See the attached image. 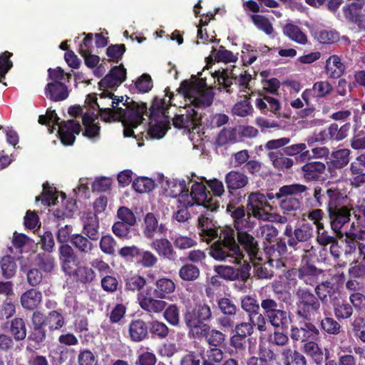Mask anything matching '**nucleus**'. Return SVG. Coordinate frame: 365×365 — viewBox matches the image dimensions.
<instances>
[{
    "label": "nucleus",
    "mask_w": 365,
    "mask_h": 365,
    "mask_svg": "<svg viewBox=\"0 0 365 365\" xmlns=\"http://www.w3.org/2000/svg\"><path fill=\"white\" fill-rule=\"evenodd\" d=\"M243 230L237 232L235 239V232L230 227L221 230L219 240L210 247V255L218 261H228L235 264H241L244 255L240 246L247 252L250 259L256 257L259 246L255 238L249 232Z\"/></svg>",
    "instance_id": "f257e3e1"
},
{
    "label": "nucleus",
    "mask_w": 365,
    "mask_h": 365,
    "mask_svg": "<svg viewBox=\"0 0 365 365\" xmlns=\"http://www.w3.org/2000/svg\"><path fill=\"white\" fill-rule=\"evenodd\" d=\"M295 314L299 320L298 328L317 326L313 322L321 316V302L314 292L306 287H299L295 292Z\"/></svg>",
    "instance_id": "f03ea898"
},
{
    "label": "nucleus",
    "mask_w": 365,
    "mask_h": 365,
    "mask_svg": "<svg viewBox=\"0 0 365 365\" xmlns=\"http://www.w3.org/2000/svg\"><path fill=\"white\" fill-rule=\"evenodd\" d=\"M177 91L190 103L188 106L196 108L210 106L215 97L212 88L207 87L206 79L202 78L182 81Z\"/></svg>",
    "instance_id": "7ed1b4c3"
},
{
    "label": "nucleus",
    "mask_w": 365,
    "mask_h": 365,
    "mask_svg": "<svg viewBox=\"0 0 365 365\" xmlns=\"http://www.w3.org/2000/svg\"><path fill=\"white\" fill-rule=\"evenodd\" d=\"M183 319L188 334L194 336L196 331L207 328L208 323L212 319V312L206 302H198L187 308Z\"/></svg>",
    "instance_id": "20e7f679"
},
{
    "label": "nucleus",
    "mask_w": 365,
    "mask_h": 365,
    "mask_svg": "<svg viewBox=\"0 0 365 365\" xmlns=\"http://www.w3.org/2000/svg\"><path fill=\"white\" fill-rule=\"evenodd\" d=\"M290 337L294 341L303 342L302 351L309 357L319 351L322 347L318 344L322 334L317 326L307 325L306 328H298L292 325L290 329Z\"/></svg>",
    "instance_id": "39448f33"
},
{
    "label": "nucleus",
    "mask_w": 365,
    "mask_h": 365,
    "mask_svg": "<svg viewBox=\"0 0 365 365\" xmlns=\"http://www.w3.org/2000/svg\"><path fill=\"white\" fill-rule=\"evenodd\" d=\"M260 305L267 322L275 329H288L292 322V314L289 311L278 309L277 302L270 297L262 299Z\"/></svg>",
    "instance_id": "423d86ee"
},
{
    "label": "nucleus",
    "mask_w": 365,
    "mask_h": 365,
    "mask_svg": "<svg viewBox=\"0 0 365 365\" xmlns=\"http://www.w3.org/2000/svg\"><path fill=\"white\" fill-rule=\"evenodd\" d=\"M185 204L189 206L194 205H202L210 211H215L219 207V202L213 199L210 192L207 190L206 186L199 182H195L191 187L190 192L188 191L182 197Z\"/></svg>",
    "instance_id": "0eeeda50"
},
{
    "label": "nucleus",
    "mask_w": 365,
    "mask_h": 365,
    "mask_svg": "<svg viewBox=\"0 0 365 365\" xmlns=\"http://www.w3.org/2000/svg\"><path fill=\"white\" fill-rule=\"evenodd\" d=\"M31 322L32 327L26 336V350L28 352H34L46 345L47 338L51 334L33 314L31 317Z\"/></svg>",
    "instance_id": "6e6552de"
},
{
    "label": "nucleus",
    "mask_w": 365,
    "mask_h": 365,
    "mask_svg": "<svg viewBox=\"0 0 365 365\" xmlns=\"http://www.w3.org/2000/svg\"><path fill=\"white\" fill-rule=\"evenodd\" d=\"M313 197L315 207H327L329 211L334 205L339 202H343L344 197L341 191L337 188H324L320 186H315L314 188Z\"/></svg>",
    "instance_id": "1a4fd4ad"
},
{
    "label": "nucleus",
    "mask_w": 365,
    "mask_h": 365,
    "mask_svg": "<svg viewBox=\"0 0 365 365\" xmlns=\"http://www.w3.org/2000/svg\"><path fill=\"white\" fill-rule=\"evenodd\" d=\"M129 97H126V100L123 103L125 106L123 108V112L120 113V119L123 123H128L133 124V126H138L143 123V115L147 112L146 103H138L131 100L128 101Z\"/></svg>",
    "instance_id": "9d476101"
},
{
    "label": "nucleus",
    "mask_w": 365,
    "mask_h": 365,
    "mask_svg": "<svg viewBox=\"0 0 365 365\" xmlns=\"http://www.w3.org/2000/svg\"><path fill=\"white\" fill-rule=\"evenodd\" d=\"M227 213L230 215L233 220L234 227L237 232L243 230H252L255 225L254 221L251 220L252 214L247 212L242 205L236 207L232 202H230L226 208Z\"/></svg>",
    "instance_id": "9b49d317"
},
{
    "label": "nucleus",
    "mask_w": 365,
    "mask_h": 365,
    "mask_svg": "<svg viewBox=\"0 0 365 365\" xmlns=\"http://www.w3.org/2000/svg\"><path fill=\"white\" fill-rule=\"evenodd\" d=\"M322 274V269L307 262L304 264H302L297 269L289 270L286 274V277L289 279H292L291 275L293 274L297 277L304 284L314 286L319 282V277Z\"/></svg>",
    "instance_id": "f8f14e48"
},
{
    "label": "nucleus",
    "mask_w": 365,
    "mask_h": 365,
    "mask_svg": "<svg viewBox=\"0 0 365 365\" xmlns=\"http://www.w3.org/2000/svg\"><path fill=\"white\" fill-rule=\"evenodd\" d=\"M33 314L47 329L50 334L61 331L66 325V319L61 309L50 311L46 314L41 311H34Z\"/></svg>",
    "instance_id": "ddd939ff"
},
{
    "label": "nucleus",
    "mask_w": 365,
    "mask_h": 365,
    "mask_svg": "<svg viewBox=\"0 0 365 365\" xmlns=\"http://www.w3.org/2000/svg\"><path fill=\"white\" fill-rule=\"evenodd\" d=\"M284 235L289 237L287 245L294 250L300 248V243L308 242L313 236V227L309 223H303L292 231L291 225H287Z\"/></svg>",
    "instance_id": "4468645a"
},
{
    "label": "nucleus",
    "mask_w": 365,
    "mask_h": 365,
    "mask_svg": "<svg viewBox=\"0 0 365 365\" xmlns=\"http://www.w3.org/2000/svg\"><path fill=\"white\" fill-rule=\"evenodd\" d=\"M239 268L231 266L218 265L215 267V271L217 274L227 280H241L246 282L250 277L251 265L249 262L243 260Z\"/></svg>",
    "instance_id": "2eb2a0df"
},
{
    "label": "nucleus",
    "mask_w": 365,
    "mask_h": 365,
    "mask_svg": "<svg viewBox=\"0 0 365 365\" xmlns=\"http://www.w3.org/2000/svg\"><path fill=\"white\" fill-rule=\"evenodd\" d=\"M351 207L339 202L327 211L331 230L335 233H341L343 227L350 221Z\"/></svg>",
    "instance_id": "dca6fc26"
},
{
    "label": "nucleus",
    "mask_w": 365,
    "mask_h": 365,
    "mask_svg": "<svg viewBox=\"0 0 365 365\" xmlns=\"http://www.w3.org/2000/svg\"><path fill=\"white\" fill-rule=\"evenodd\" d=\"M269 207V202L266 200V197L264 194L259 192H252L248 196L247 210L249 213L252 214V217L260 220H268L269 212L264 208Z\"/></svg>",
    "instance_id": "f3484780"
},
{
    "label": "nucleus",
    "mask_w": 365,
    "mask_h": 365,
    "mask_svg": "<svg viewBox=\"0 0 365 365\" xmlns=\"http://www.w3.org/2000/svg\"><path fill=\"white\" fill-rule=\"evenodd\" d=\"M185 113L175 115L173 118V125L179 129H187L189 132L194 131L200 124L201 115L190 106H185Z\"/></svg>",
    "instance_id": "a211bd4d"
},
{
    "label": "nucleus",
    "mask_w": 365,
    "mask_h": 365,
    "mask_svg": "<svg viewBox=\"0 0 365 365\" xmlns=\"http://www.w3.org/2000/svg\"><path fill=\"white\" fill-rule=\"evenodd\" d=\"M81 124L75 120L61 122L58 125V136L64 145H72L76 140V135L81 131Z\"/></svg>",
    "instance_id": "6ab92c4d"
},
{
    "label": "nucleus",
    "mask_w": 365,
    "mask_h": 365,
    "mask_svg": "<svg viewBox=\"0 0 365 365\" xmlns=\"http://www.w3.org/2000/svg\"><path fill=\"white\" fill-rule=\"evenodd\" d=\"M126 69L121 63L113 66L99 82L100 88L116 89L126 79Z\"/></svg>",
    "instance_id": "aec40b11"
},
{
    "label": "nucleus",
    "mask_w": 365,
    "mask_h": 365,
    "mask_svg": "<svg viewBox=\"0 0 365 365\" xmlns=\"http://www.w3.org/2000/svg\"><path fill=\"white\" fill-rule=\"evenodd\" d=\"M58 252L62 269L69 275L80 264L78 255L75 253L73 247L68 244L61 245Z\"/></svg>",
    "instance_id": "412c9836"
},
{
    "label": "nucleus",
    "mask_w": 365,
    "mask_h": 365,
    "mask_svg": "<svg viewBox=\"0 0 365 365\" xmlns=\"http://www.w3.org/2000/svg\"><path fill=\"white\" fill-rule=\"evenodd\" d=\"M162 299L152 297L148 292L146 294L143 293L138 294L140 308L149 314H159L165 309L167 302Z\"/></svg>",
    "instance_id": "4be33fe9"
},
{
    "label": "nucleus",
    "mask_w": 365,
    "mask_h": 365,
    "mask_svg": "<svg viewBox=\"0 0 365 365\" xmlns=\"http://www.w3.org/2000/svg\"><path fill=\"white\" fill-rule=\"evenodd\" d=\"M314 294L319 298L320 302L326 303L329 301L332 304V301L336 299V295H339L340 293L334 283L326 280L316 284Z\"/></svg>",
    "instance_id": "5701e85b"
},
{
    "label": "nucleus",
    "mask_w": 365,
    "mask_h": 365,
    "mask_svg": "<svg viewBox=\"0 0 365 365\" xmlns=\"http://www.w3.org/2000/svg\"><path fill=\"white\" fill-rule=\"evenodd\" d=\"M150 247L156 252V253L165 259L175 261L177 258V252L173 248L171 242L165 238L156 239L152 241Z\"/></svg>",
    "instance_id": "b1692460"
},
{
    "label": "nucleus",
    "mask_w": 365,
    "mask_h": 365,
    "mask_svg": "<svg viewBox=\"0 0 365 365\" xmlns=\"http://www.w3.org/2000/svg\"><path fill=\"white\" fill-rule=\"evenodd\" d=\"M45 96L50 101L59 102L66 100L69 96L68 86L64 83L56 81L48 83L44 88Z\"/></svg>",
    "instance_id": "393cba45"
},
{
    "label": "nucleus",
    "mask_w": 365,
    "mask_h": 365,
    "mask_svg": "<svg viewBox=\"0 0 365 365\" xmlns=\"http://www.w3.org/2000/svg\"><path fill=\"white\" fill-rule=\"evenodd\" d=\"M167 228L164 224H158V220L152 212H148L144 217L143 235L148 239H153L155 234L165 235Z\"/></svg>",
    "instance_id": "a878e982"
},
{
    "label": "nucleus",
    "mask_w": 365,
    "mask_h": 365,
    "mask_svg": "<svg viewBox=\"0 0 365 365\" xmlns=\"http://www.w3.org/2000/svg\"><path fill=\"white\" fill-rule=\"evenodd\" d=\"M301 169L305 181H319L326 170V165L320 161H312L305 163Z\"/></svg>",
    "instance_id": "bb28decb"
},
{
    "label": "nucleus",
    "mask_w": 365,
    "mask_h": 365,
    "mask_svg": "<svg viewBox=\"0 0 365 365\" xmlns=\"http://www.w3.org/2000/svg\"><path fill=\"white\" fill-rule=\"evenodd\" d=\"M128 333L131 341H142L148 338L149 326L141 319H133L129 324Z\"/></svg>",
    "instance_id": "cd10ccee"
},
{
    "label": "nucleus",
    "mask_w": 365,
    "mask_h": 365,
    "mask_svg": "<svg viewBox=\"0 0 365 365\" xmlns=\"http://www.w3.org/2000/svg\"><path fill=\"white\" fill-rule=\"evenodd\" d=\"M308 190V187L302 184H292V185H286L279 187V190L276 193L273 192H267L266 195H264V197H266V200H272L274 199H277L280 200L283 198V197H286L287 195H297L302 194L306 192Z\"/></svg>",
    "instance_id": "c85d7f7f"
},
{
    "label": "nucleus",
    "mask_w": 365,
    "mask_h": 365,
    "mask_svg": "<svg viewBox=\"0 0 365 365\" xmlns=\"http://www.w3.org/2000/svg\"><path fill=\"white\" fill-rule=\"evenodd\" d=\"M227 188L230 195H232L233 190H237L246 187L249 183L248 177L239 171L231 170L225 178Z\"/></svg>",
    "instance_id": "c756f323"
},
{
    "label": "nucleus",
    "mask_w": 365,
    "mask_h": 365,
    "mask_svg": "<svg viewBox=\"0 0 365 365\" xmlns=\"http://www.w3.org/2000/svg\"><path fill=\"white\" fill-rule=\"evenodd\" d=\"M192 336L198 339L204 338L210 346L214 347L220 346L225 339V335L222 332L215 329H211L210 325L206 329H202L200 331H196Z\"/></svg>",
    "instance_id": "7c9ffc66"
},
{
    "label": "nucleus",
    "mask_w": 365,
    "mask_h": 365,
    "mask_svg": "<svg viewBox=\"0 0 365 365\" xmlns=\"http://www.w3.org/2000/svg\"><path fill=\"white\" fill-rule=\"evenodd\" d=\"M165 92L166 93V96H168L170 98V104H166L165 99H160L157 97L154 98L149 109V116L151 120H155L160 114L165 115L166 110L168 109L169 106H175V103H172V101L174 98V93L170 91V88L167 87L165 90Z\"/></svg>",
    "instance_id": "2f4dec72"
},
{
    "label": "nucleus",
    "mask_w": 365,
    "mask_h": 365,
    "mask_svg": "<svg viewBox=\"0 0 365 365\" xmlns=\"http://www.w3.org/2000/svg\"><path fill=\"white\" fill-rule=\"evenodd\" d=\"M42 301L41 292L36 289H30L24 292L20 297L22 307L29 311H34L38 308Z\"/></svg>",
    "instance_id": "473e14b6"
},
{
    "label": "nucleus",
    "mask_w": 365,
    "mask_h": 365,
    "mask_svg": "<svg viewBox=\"0 0 365 365\" xmlns=\"http://www.w3.org/2000/svg\"><path fill=\"white\" fill-rule=\"evenodd\" d=\"M331 305L334 317L337 320L350 319L354 314L353 307L346 299H334Z\"/></svg>",
    "instance_id": "72a5a7b5"
},
{
    "label": "nucleus",
    "mask_w": 365,
    "mask_h": 365,
    "mask_svg": "<svg viewBox=\"0 0 365 365\" xmlns=\"http://www.w3.org/2000/svg\"><path fill=\"white\" fill-rule=\"evenodd\" d=\"M198 229L200 230V235L207 242L218 236V230L212 220L203 215L198 218Z\"/></svg>",
    "instance_id": "f704fd0d"
},
{
    "label": "nucleus",
    "mask_w": 365,
    "mask_h": 365,
    "mask_svg": "<svg viewBox=\"0 0 365 365\" xmlns=\"http://www.w3.org/2000/svg\"><path fill=\"white\" fill-rule=\"evenodd\" d=\"M69 276L74 277L76 281L82 284H90L96 278V273L93 268L86 265H78Z\"/></svg>",
    "instance_id": "c9c22d12"
},
{
    "label": "nucleus",
    "mask_w": 365,
    "mask_h": 365,
    "mask_svg": "<svg viewBox=\"0 0 365 365\" xmlns=\"http://www.w3.org/2000/svg\"><path fill=\"white\" fill-rule=\"evenodd\" d=\"M175 289L174 282L167 277H161L155 280L153 296L158 299H165Z\"/></svg>",
    "instance_id": "e433bc0d"
},
{
    "label": "nucleus",
    "mask_w": 365,
    "mask_h": 365,
    "mask_svg": "<svg viewBox=\"0 0 365 365\" xmlns=\"http://www.w3.org/2000/svg\"><path fill=\"white\" fill-rule=\"evenodd\" d=\"M345 66L337 55H332L326 61L325 72L331 78H339L344 73Z\"/></svg>",
    "instance_id": "4c0bfd02"
},
{
    "label": "nucleus",
    "mask_w": 365,
    "mask_h": 365,
    "mask_svg": "<svg viewBox=\"0 0 365 365\" xmlns=\"http://www.w3.org/2000/svg\"><path fill=\"white\" fill-rule=\"evenodd\" d=\"M337 320L332 317L325 316L319 321L320 332L329 336H337L343 331L342 327Z\"/></svg>",
    "instance_id": "58836bf2"
},
{
    "label": "nucleus",
    "mask_w": 365,
    "mask_h": 365,
    "mask_svg": "<svg viewBox=\"0 0 365 365\" xmlns=\"http://www.w3.org/2000/svg\"><path fill=\"white\" fill-rule=\"evenodd\" d=\"M9 331L16 341H24L27 336L26 320L20 317H15L10 322Z\"/></svg>",
    "instance_id": "ea45409f"
},
{
    "label": "nucleus",
    "mask_w": 365,
    "mask_h": 365,
    "mask_svg": "<svg viewBox=\"0 0 365 365\" xmlns=\"http://www.w3.org/2000/svg\"><path fill=\"white\" fill-rule=\"evenodd\" d=\"M284 153L280 150L270 151L267 156L272 161V165L279 170L290 169L294 165V160L292 158L286 157Z\"/></svg>",
    "instance_id": "a19ab883"
},
{
    "label": "nucleus",
    "mask_w": 365,
    "mask_h": 365,
    "mask_svg": "<svg viewBox=\"0 0 365 365\" xmlns=\"http://www.w3.org/2000/svg\"><path fill=\"white\" fill-rule=\"evenodd\" d=\"M364 6V0H356L343 7V14L345 19L354 24L363 13L361 10Z\"/></svg>",
    "instance_id": "79ce46f5"
},
{
    "label": "nucleus",
    "mask_w": 365,
    "mask_h": 365,
    "mask_svg": "<svg viewBox=\"0 0 365 365\" xmlns=\"http://www.w3.org/2000/svg\"><path fill=\"white\" fill-rule=\"evenodd\" d=\"M350 150L349 149H340L331 153L329 168L341 169L348 165L349 162Z\"/></svg>",
    "instance_id": "37998d69"
},
{
    "label": "nucleus",
    "mask_w": 365,
    "mask_h": 365,
    "mask_svg": "<svg viewBox=\"0 0 365 365\" xmlns=\"http://www.w3.org/2000/svg\"><path fill=\"white\" fill-rule=\"evenodd\" d=\"M327 128L331 142H339L348 136L351 129V123H346L339 128L337 123H333Z\"/></svg>",
    "instance_id": "c03bdc74"
},
{
    "label": "nucleus",
    "mask_w": 365,
    "mask_h": 365,
    "mask_svg": "<svg viewBox=\"0 0 365 365\" xmlns=\"http://www.w3.org/2000/svg\"><path fill=\"white\" fill-rule=\"evenodd\" d=\"M283 33L292 41L304 45L307 43V36L297 25L289 23L283 27Z\"/></svg>",
    "instance_id": "a18cd8bd"
},
{
    "label": "nucleus",
    "mask_w": 365,
    "mask_h": 365,
    "mask_svg": "<svg viewBox=\"0 0 365 365\" xmlns=\"http://www.w3.org/2000/svg\"><path fill=\"white\" fill-rule=\"evenodd\" d=\"M2 277L6 279L13 278L17 271V264L14 258L10 255L4 256L0 260Z\"/></svg>",
    "instance_id": "49530a36"
},
{
    "label": "nucleus",
    "mask_w": 365,
    "mask_h": 365,
    "mask_svg": "<svg viewBox=\"0 0 365 365\" xmlns=\"http://www.w3.org/2000/svg\"><path fill=\"white\" fill-rule=\"evenodd\" d=\"M71 243L75 248L83 254H89L93 250V245L88 237L82 234H74L71 235Z\"/></svg>",
    "instance_id": "de8ad7c7"
},
{
    "label": "nucleus",
    "mask_w": 365,
    "mask_h": 365,
    "mask_svg": "<svg viewBox=\"0 0 365 365\" xmlns=\"http://www.w3.org/2000/svg\"><path fill=\"white\" fill-rule=\"evenodd\" d=\"M284 154L287 156H294L299 154V158L301 161L310 160L312 156L309 150H307L305 143H297L283 148Z\"/></svg>",
    "instance_id": "09e8293b"
},
{
    "label": "nucleus",
    "mask_w": 365,
    "mask_h": 365,
    "mask_svg": "<svg viewBox=\"0 0 365 365\" xmlns=\"http://www.w3.org/2000/svg\"><path fill=\"white\" fill-rule=\"evenodd\" d=\"M99 222L96 217H88L83 222V234L90 240L96 241L99 238Z\"/></svg>",
    "instance_id": "8fccbe9b"
},
{
    "label": "nucleus",
    "mask_w": 365,
    "mask_h": 365,
    "mask_svg": "<svg viewBox=\"0 0 365 365\" xmlns=\"http://www.w3.org/2000/svg\"><path fill=\"white\" fill-rule=\"evenodd\" d=\"M250 95H245V98L237 102L232 108V113L235 115L240 117H246L252 115L253 108L250 103Z\"/></svg>",
    "instance_id": "3c124183"
},
{
    "label": "nucleus",
    "mask_w": 365,
    "mask_h": 365,
    "mask_svg": "<svg viewBox=\"0 0 365 365\" xmlns=\"http://www.w3.org/2000/svg\"><path fill=\"white\" fill-rule=\"evenodd\" d=\"M97 115L101 118V120L106 123H112L120 121V113L123 112V108H118V110L110 107H100Z\"/></svg>",
    "instance_id": "603ef678"
},
{
    "label": "nucleus",
    "mask_w": 365,
    "mask_h": 365,
    "mask_svg": "<svg viewBox=\"0 0 365 365\" xmlns=\"http://www.w3.org/2000/svg\"><path fill=\"white\" fill-rule=\"evenodd\" d=\"M178 274L182 280L192 282L199 278L200 271L196 265L187 263L180 268Z\"/></svg>",
    "instance_id": "864d4df0"
},
{
    "label": "nucleus",
    "mask_w": 365,
    "mask_h": 365,
    "mask_svg": "<svg viewBox=\"0 0 365 365\" xmlns=\"http://www.w3.org/2000/svg\"><path fill=\"white\" fill-rule=\"evenodd\" d=\"M241 307L248 314L249 320H252L260 309L257 299L250 295L241 298Z\"/></svg>",
    "instance_id": "5fc2aeb1"
},
{
    "label": "nucleus",
    "mask_w": 365,
    "mask_h": 365,
    "mask_svg": "<svg viewBox=\"0 0 365 365\" xmlns=\"http://www.w3.org/2000/svg\"><path fill=\"white\" fill-rule=\"evenodd\" d=\"M235 74L232 70H231L230 75L227 70H222V71H215L214 76V77H217L219 85L222 86L226 92L229 93L233 92L232 86L233 81L235 82Z\"/></svg>",
    "instance_id": "6e6d98bb"
},
{
    "label": "nucleus",
    "mask_w": 365,
    "mask_h": 365,
    "mask_svg": "<svg viewBox=\"0 0 365 365\" xmlns=\"http://www.w3.org/2000/svg\"><path fill=\"white\" fill-rule=\"evenodd\" d=\"M351 210L355 221L351 223V227L361 232L365 229V205H356Z\"/></svg>",
    "instance_id": "4d7b16f0"
},
{
    "label": "nucleus",
    "mask_w": 365,
    "mask_h": 365,
    "mask_svg": "<svg viewBox=\"0 0 365 365\" xmlns=\"http://www.w3.org/2000/svg\"><path fill=\"white\" fill-rule=\"evenodd\" d=\"M170 128V123L168 120L158 121L155 124L150 123L148 133L153 138H162Z\"/></svg>",
    "instance_id": "13d9d810"
},
{
    "label": "nucleus",
    "mask_w": 365,
    "mask_h": 365,
    "mask_svg": "<svg viewBox=\"0 0 365 365\" xmlns=\"http://www.w3.org/2000/svg\"><path fill=\"white\" fill-rule=\"evenodd\" d=\"M279 207L284 214H289L300 209L301 201L295 195H287L279 200Z\"/></svg>",
    "instance_id": "bf43d9fd"
},
{
    "label": "nucleus",
    "mask_w": 365,
    "mask_h": 365,
    "mask_svg": "<svg viewBox=\"0 0 365 365\" xmlns=\"http://www.w3.org/2000/svg\"><path fill=\"white\" fill-rule=\"evenodd\" d=\"M314 38L320 43L331 44L339 40V35L334 31L322 29L315 32Z\"/></svg>",
    "instance_id": "052dcab7"
},
{
    "label": "nucleus",
    "mask_w": 365,
    "mask_h": 365,
    "mask_svg": "<svg viewBox=\"0 0 365 365\" xmlns=\"http://www.w3.org/2000/svg\"><path fill=\"white\" fill-rule=\"evenodd\" d=\"M283 355L286 356L285 365H307L305 356L297 351H292L291 349L284 350Z\"/></svg>",
    "instance_id": "680f3d73"
},
{
    "label": "nucleus",
    "mask_w": 365,
    "mask_h": 365,
    "mask_svg": "<svg viewBox=\"0 0 365 365\" xmlns=\"http://www.w3.org/2000/svg\"><path fill=\"white\" fill-rule=\"evenodd\" d=\"M132 186L137 192H149L154 189L155 182L149 178L138 177L133 181Z\"/></svg>",
    "instance_id": "e2e57ef3"
},
{
    "label": "nucleus",
    "mask_w": 365,
    "mask_h": 365,
    "mask_svg": "<svg viewBox=\"0 0 365 365\" xmlns=\"http://www.w3.org/2000/svg\"><path fill=\"white\" fill-rule=\"evenodd\" d=\"M145 284V279L138 274L128 277L125 279V289L126 291H140Z\"/></svg>",
    "instance_id": "0e129e2a"
},
{
    "label": "nucleus",
    "mask_w": 365,
    "mask_h": 365,
    "mask_svg": "<svg viewBox=\"0 0 365 365\" xmlns=\"http://www.w3.org/2000/svg\"><path fill=\"white\" fill-rule=\"evenodd\" d=\"M36 262L37 266L44 272H51L55 267L54 258L46 253H38Z\"/></svg>",
    "instance_id": "69168bd1"
},
{
    "label": "nucleus",
    "mask_w": 365,
    "mask_h": 365,
    "mask_svg": "<svg viewBox=\"0 0 365 365\" xmlns=\"http://www.w3.org/2000/svg\"><path fill=\"white\" fill-rule=\"evenodd\" d=\"M327 351L324 365H356V359L351 354H344L339 356L337 360L329 359V351L325 349Z\"/></svg>",
    "instance_id": "338daca9"
},
{
    "label": "nucleus",
    "mask_w": 365,
    "mask_h": 365,
    "mask_svg": "<svg viewBox=\"0 0 365 365\" xmlns=\"http://www.w3.org/2000/svg\"><path fill=\"white\" fill-rule=\"evenodd\" d=\"M351 327L354 336L365 344V319L363 317L356 318L351 322Z\"/></svg>",
    "instance_id": "774afa93"
}]
</instances>
